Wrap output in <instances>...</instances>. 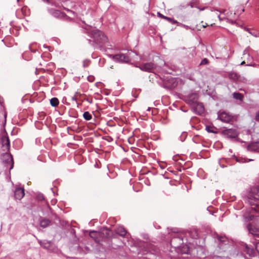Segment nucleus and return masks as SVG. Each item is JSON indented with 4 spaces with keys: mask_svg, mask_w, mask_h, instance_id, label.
<instances>
[{
    "mask_svg": "<svg viewBox=\"0 0 259 259\" xmlns=\"http://www.w3.org/2000/svg\"><path fill=\"white\" fill-rule=\"evenodd\" d=\"M248 199L251 208L247 210L244 214L245 222L253 220L255 217L254 213L259 212V186H253L250 188ZM255 217L257 218L258 216Z\"/></svg>",
    "mask_w": 259,
    "mask_h": 259,
    "instance_id": "f257e3e1",
    "label": "nucleus"
},
{
    "mask_svg": "<svg viewBox=\"0 0 259 259\" xmlns=\"http://www.w3.org/2000/svg\"><path fill=\"white\" fill-rule=\"evenodd\" d=\"M90 33L91 36L94 38L95 41L97 43L100 44L105 42L107 40V37L103 33L99 30L93 29Z\"/></svg>",
    "mask_w": 259,
    "mask_h": 259,
    "instance_id": "f03ea898",
    "label": "nucleus"
},
{
    "mask_svg": "<svg viewBox=\"0 0 259 259\" xmlns=\"http://www.w3.org/2000/svg\"><path fill=\"white\" fill-rule=\"evenodd\" d=\"M222 134L228 138H236L238 137V133L235 129L229 128L223 130Z\"/></svg>",
    "mask_w": 259,
    "mask_h": 259,
    "instance_id": "7ed1b4c3",
    "label": "nucleus"
},
{
    "mask_svg": "<svg viewBox=\"0 0 259 259\" xmlns=\"http://www.w3.org/2000/svg\"><path fill=\"white\" fill-rule=\"evenodd\" d=\"M112 58L115 61L119 62L127 63L130 61L129 57L123 54L113 55Z\"/></svg>",
    "mask_w": 259,
    "mask_h": 259,
    "instance_id": "20e7f679",
    "label": "nucleus"
},
{
    "mask_svg": "<svg viewBox=\"0 0 259 259\" xmlns=\"http://www.w3.org/2000/svg\"><path fill=\"white\" fill-rule=\"evenodd\" d=\"M139 67L142 71L152 72V71L155 68V65L152 62L146 63L142 64L139 66Z\"/></svg>",
    "mask_w": 259,
    "mask_h": 259,
    "instance_id": "39448f33",
    "label": "nucleus"
},
{
    "mask_svg": "<svg viewBox=\"0 0 259 259\" xmlns=\"http://www.w3.org/2000/svg\"><path fill=\"white\" fill-rule=\"evenodd\" d=\"M219 117L222 121L226 123H229L232 119V117L225 112L221 113Z\"/></svg>",
    "mask_w": 259,
    "mask_h": 259,
    "instance_id": "423d86ee",
    "label": "nucleus"
},
{
    "mask_svg": "<svg viewBox=\"0 0 259 259\" xmlns=\"http://www.w3.org/2000/svg\"><path fill=\"white\" fill-rule=\"evenodd\" d=\"M192 106L196 113H198V114H201L203 113L204 108L202 103L198 102Z\"/></svg>",
    "mask_w": 259,
    "mask_h": 259,
    "instance_id": "0eeeda50",
    "label": "nucleus"
},
{
    "mask_svg": "<svg viewBox=\"0 0 259 259\" xmlns=\"http://www.w3.org/2000/svg\"><path fill=\"white\" fill-rule=\"evenodd\" d=\"M247 229L249 232L254 236L259 237V229L255 227L251 224H249L247 225Z\"/></svg>",
    "mask_w": 259,
    "mask_h": 259,
    "instance_id": "6e6552de",
    "label": "nucleus"
},
{
    "mask_svg": "<svg viewBox=\"0 0 259 259\" xmlns=\"http://www.w3.org/2000/svg\"><path fill=\"white\" fill-rule=\"evenodd\" d=\"M2 143L3 148H6V150L9 151L10 147V140L7 136H3L2 138Z\"/></svg>",
    "mask_w": 259,
    "mask_h": 259,
    "instance_id": "1a4fd4ad",
    "label": "nucleus"
},
{
    "mask_svg": "<svg viewBox=\"0 0 259 259\" xmlns=\"http://www.w3.org/2000/svg\"><path fill=\"white\" fill-rule=\"evenodd\" d=\"M24 189L23 188H17L14 192V196L18 200H21L24 197Z\"/></svg>",
    "mask_w": 259,
    "mask_h": 259,
    "instance_id": "9d476101",
    "label": "nucleus"
},
{
    "mask_svg": "<svg viewBox=\"0 0 259 259\" xmlns=\"http://www.w3.org/2000/svg\"><path fill=\"white\" fill-rule=\"evenodd\" d=\"M198 95L196 93L191 94L188 96V101L189 104L194 105L198 102Z\"/></svg>",
    "mask_w": 259,
    "mask_h": 259,
    "instance_id": "9b49d317",
    "label": "nucleus"
},
{
    "mask_svg": "<svg viewBox=\"0 0 259 259\" xmlns=\"http://www.w3.org/2000/svg\"><path fill=\"white\" fill-rule=\"evenodd\" d=\"M2 158L4 160H5L6 162H12V165L10 168L12 169L14 164V161L12 155L9 153H6L3 155Z\"/></svg>",
    "mask_w": 259,
    "mask_h": 259,
    "instance_id": "f8f14e48",
    "label": "nucleus"
},
{
    "mask_svg": "<svg viewBox=\"0 0 259 259\" xmlns=\"http://www.w3.org/2000/svg\"><path fill=\"white\" fill-rule=\"evenodd\" d=\"M51 14L56 18H60L64 16V14L59 10L52 9L50 10Z\"/></svg>",
    "mask_w": 259,
    "mask_h": 259,
    "instance_id": "ddd939ff",
    "label": "nucleus"
},
{
    "mask_svg": "<svg viewBox=\"0 0 259 259\" xmlns=\"http://www.w3.org/2000/svg\"><path fill=\"white\" fill-rule=\"evenodd\" d=\"M116 232L121 236H124L126 234V231L122 227H118L116 229Z\"/></svg>",
    "mask_w": 259,
    "mask_h": 259,
    "instance_id": "4468645a",
    "label": "nucleus"
},
{
    "mask_svg": "<svg viewBox=\"0 0 259 259\" xmlns=\"http://www.w3.org/2000/svg\"><path fill=\"white\" fill-rule=\"evenodd\" d=\"M51 221L49 219H43L40 222V226L42 228H46L50 225Z\"/></svg>",
    "mask_w": 259,
    "mask_h": 259,
    "instance_id": "2eb2a0df",
    "label": "nucleus"
},
{
    "mask_svg": "<svg viewBox=\"0 0 259 259\" xmlns=\"http://www.w3.org/2000/svg\"><path fill=\"white\" fill-rule=\"evenodd\" d=\"M229 77L234 81H238L239 76L235 72H230L229 75Z\"/></svg>",
    "mask_w": 259,
    "mask_h": 259,
    "instance_id": "dca6fc26",
    "label": "nucleus"
},
{
    "mask_svg": "<svg viewBox=\"0 0 259 259\" xmlns=\"http://www.w3.org/2000/svg\"><path fill=\"white\" fill-rule=\"evenodd\" d=\"M233 97L236 100H239L240 101H242L243 99V95L239 93H234L233 94Z\"/></svg>",
    "mask_w": 259,
    "mask_h": 259,
    "instance_id": "f3484780",
    "label": "nucleus"
},
{
    "mask_svg": "<svg viewBox=\"0 0 259 259\" xmlns=\"http://www.w3.org/2000/svg\"><path fill=\"white\" fill-rule=\"evenodd\" d=\"M59 101L58 98H53L50 100V104L53 107H56L59 105Z\"/></svg>",
    "mask_w": 259,
    "mask_h": 259,
    "instance_id": "a211bd4d",
    "label": "nucleus"
},
{
    "mask_svg": "<svg viewBox=\"0 0 259 259\" xmlns=\"http://www.w3.org/2000/svg\"><path fill=\"white\" fill-rule=\"evenodd\" d=\"M39 243L41 246L45 248H49L51 246V242L45 241L44 242L40 241Z\"/></svg>",
    "mask_w": 259,
    "mask_h": 259,
    "instance_id": "6ab92c4d",
    "label": "nucleus"
},
{
    "mask_svg": "<svg viewBox=\"0 0 259 259\" xmlns=\"http://www.w3.org/2000/svg\"><path fill=\"white\" fill-rule=\"evenodd\" d=\"M83 118L87 120H90L92 119V115L88 111L84 112L83 114Z\"/></svg>",
    "mask_w": 259,
    "mask_h": 259,
    "instance_id": "aec40b11",
    "label": "nucleus"
},
{
    "mask_svg": "<svg viewBox=\"0 0 259 259\" xmlns=\"http://www.w3.org/2000/svg\"><path fill=\"white\" fill-rule=\"evenodd\" d=\"M246 252L247 253L250 255H252L254 253V250L252 248H250L248 246H246Z\"/></svg>",
    "mask_w": 259,
    "mask_h": 259,
    "instance_id": "412c9836",
    "label": "nucleus"
},
{
    "mask_svg": "<svg viewBox=\"0 0 259 259\" xmlns=\"http://www.w3.org/2000/svg\"><path fill=\"white\" fill-rule=\"evenodd\" d=\"M208 60L206 58H204L201 61V63H200V65H206L208 64Z\"/></svg>",
    "mask_w": 259,
    "mask_h": 259,
    "instance_id": "4be33fe9",
    "label": "nucleus"
},
{
    "mask_svg": "<svg viewBox=\"0 0 259 259\" xmlns=\"http://www.w3.org/2000/svg\"><path fill=\"white\" fill-rule=\"evenodd\" d=\"M211 128H212V127H210V126L206 127V130L207 132H208L209 133H216V132L212 130Z\"/></svg>",
    "mask_w": 259,
    "mask_h": 259,
    "instance_id": "5701e85b",
    "label": "nucleus"
},
{
    "mask_svg": "<svg viewBox=\"0 0 259 259\" xmlns=\"http://www.w3.org/2000/svg\"><path fill=\"white\" fill-rule=\"evenodd\" d=\"M217 238H218V239L220 241H221V242H225V237H222V236H218L217 237Z\"/></svg>",
    "mask_w": 259,
    "mask_h": 259,
    "instance_id": "b1692460",
    "label": "nucleus"
},
{
    "mask_svg": "<svg viewBox=\"0 0 259 259\" xmlns=\"http://www.w3.org/2000/svg\"><path fill=\"white\" fill-rule=\"evenodd\" d=\"M95 78L93 76H89L88 77V80L90 82H93L94 81Z\"/></svg>",
    "mask_w": 259,
    "mask_h": 259,
    "instance_id": "393cba45",
    "label": "nucleus"
},
{
    "mask_svg": "<svg viewBox=\"0 0 259 259\" xmlns=\"http://www.w3.org/2000/svg\"><path fill=\"white\" fill-rule=\"evenodd\" d=\"M37 199L41 201L44 199V197L42 195H38L37 196Z\"/></svg>",
    "mask_w": 259,
    "mask_h": 259,
    "instance_id": "a878e982",
    "label": "nucleus"
},
{
    "mask_svg": "<svg viewBox=\"0 0 259 259\" xmlns=\"http://www.w3.org/2000/svg\"><path fill=\"white\" fill-rule=\"evenodd\" d=\"M103 231H105V235L107 237H109L110 236L109 235V231L107 229H106L104 230ZM103 234H105V233H103Z\"/></svg>",
    "mask_w": 259,
    "mask_h": 259,
    "instance_id": "bb28decb",
    "label": "nucleus"
},
{
    "mask_svg": "<svg viewBox=\"0 0 259 259\" xmlns=\"http://www.w3.org/2000/svg\"><path fill=\"white\" fill-rule=\"evenodd\" d=\"M256 250L259 253V242H256L255 245Z\"/></svg>",
    "mask_w": 259,
    "mask_h": 259,
    "instance_id": "cd10ccee",
    "label": "nucleus"
},
{
    "mask_svg": "<svg viewBox=\"0 0 259 259\" xmlns=\"http://www.w3.org/2000/svg\"><path fill=\"white\" fill-rule=\"evenodd\" d=\"M255 119L256 120H259V111L256 113Z\"/></svg>",
    "mask_w": 259,
    "mask_h": 259,
    "instance_id": "c85d7f7f",
    "label": "nucleus"
},
{
    "mask_svg": "<svg viewBox=\"0 0 259 259\" xmlns=\"http://www.w3.org/2000/svg\"><path fill=\"white\" fill-rule=\"evenodd\" d=\"M195 3L194 2H191L190 3V6L191 8H193L194 7V5H195Z\"/></svg>",
    "mask_w": 259,
    "mask_h": 259,
    "instance_id": "c756f323",
    "label": "nucleus"
},
{
    "mask_svg": "<svg viewBox=\"0 0 259 259\" xmlns=\"http://www.w3.org/2000/svg\"><path fill=\"white\" fill-rule=\"evenodd\" d=\"M245 30L246 31H248V32L250 34H251V35H253V34H252V33L250 31L249 29H248V28H245ZM254 36H256V37L257 36V35H254Z\"/></svg>",
    "mask_w": 259,
    "mask_h": 259,
    "instance_id": "7c9ffc66",
    "label": "nucleus"
},
{
    "mask_svg": "<svg viewBox=\"0 0 259 259\" xmlns=\"http://www.w3.org/2000/svg\"><path fill=\"white\" fill-rule=\"evenodd\" d=\"M158 15H159V16L160 17H161V18H163V19H164V17H165V16H163L162 14H160V13H158Z\"/></svg>",
    "mask_w": 259,
    "mask_h": 259,
    "instance_id": "2f4dec72",
    "label": "nucleus"
},
{
    "mask_svg": "<svg viewBox=\"0 0 259 259\" xmlns=\"http://www.w3.org/2000/svg\"><path fill=\"white\" fill-rule=\"evenodd\" d=\"M95 233H96V232H91V233H90V236H91V237H93V235H94Z\"/></svg>",
    "mask_w": 259,
    "mask_h": 259,
    "instance_id": "473e14b6",
    "label": "nucleus"
},
{
    "mask_svg": "<svg viewBox=\"0 0 259 259\" xmlns=\"http://www.w3.org/2000/svg\"><path fill=\"white\" fill-rule=\"evenodd\" d=\"M164 19H166V20H167L168 21H170L171 20V19L170 18H168V17H166V16L164 17Z\"/></svg>",
    "mask_w": 259,
    "mask_h": 259,
    "instance_id": "72a5a7b5",
    "label": "nucleus"
},
{
    "mask_svg": "<svg viewBox=\"0 0 259 259\" xmlns=\"http://www.w3.org/2000/svg\"><path fill=\"white\" fill-rule=\"evenodd\" d=\"M164 19H166V20H167L168 21H170L171 20V19L170 18H168V17H166V16L164 17Z\"/></svg>",
    "mask_w": 259,
    "mask_h": 259,
    "instance_id": "f704fd0d",
    "label": "nucleus"
},
{
    "mask_svg": "<svg viewBox=\"0 0 259 259\" xmlns=\"http://www.w3.org/2000/svg\"><path fill=\"white\" fill-rule=\"evenodd\" d=\"M245 61H242V62L241 63L240 65H242L245 64Z\"/></svg>",
    "mask_w": 259,
    "mask_h": 259,
    "instance_id": "c9c22d12",
    "label": "nucleus"
},
{
    "mask_svg": "<svg viewBox=\"0 0 259 259\" xmlns=\"http://www.w3.org/2000/svg\"><path fill=\"white\" fill-rule=\"evenodd\" d=\"M194 233V235L195 236V234H196V236H197V234H197V233H196V232H191V233Z\"/></svg>",
    "mask_w": 259,
    "mask_h": 259,
    "instance_id": "e433bc0d",
    "label": "nucleus"
},
{
    "mask_svg": "<svg viewBox=\"0 0 259 259\" xmlns=\"http://www.w3.org/2000/svg\"><path fill=\"white\" fill-rule=\"evenodd\" d=\"M191 236H192V237L193 238H196V237L194 235H193V234H191Z\"/></svg>",
    "mask_w": 259,
    "mask_h": 259,
    "instance_id": "4c0bfd02",
    "label": "nucleus"
},
{
    "mask_svg": "<svg viewBox=\"0 0 259 259\" xmlns=\"http://www.w3.org/2000/svg\"><path fill=\"white\" fill-rule=\"evenodd\" d=\"M207 25L206 24V25H203L202 26H203V27L204 28H205V27H206V26H207Z\"/></svg>",
    "mask_w": 259,
    "mask_h": 259,
    "instance_id": "58836bf2",
    "label": "nucleus"
},
{
    "mask_svg": "<svg viewBox=\"0 0 259 259\" xmlns=\"http://www.w3.org/2000/svg\"><path fill=\"white\" fill-rule=\"evenodd\" d=\"M188 250L187 249V251H185L184 253H188Z\"/></svg>",
    "mask_w": 259,
    "mask_h": 259,
    "instance_id": "ea45409f",
    "label": "nucleus"
},
{
    "mask_svg": "<svg viewBox=\"0 0 259 259\" xmlns=\"http://www.w3.org/2000/svg\"><path fill=\"white\" fill-rule=\"evenodd\" d=\"M174 240H171V243L173 242Z\"/></svg>",
    "mask_w": 259,
    "mask_h": 259,
    "instance_id": "a19ab883",
    "label": "nucleus"
}]
</instances>
